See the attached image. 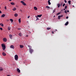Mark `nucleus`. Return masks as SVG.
I'll list each match as a JSON object with an SVG mask.
<instances>
[{"instance_id":"28","label":"nucleus","mask_w":76,"mask_h":76,"mask_svg":"<svg viewBox=\"0 0 76 76\" xmlns=\"http://www.w3.org/2000/svg\"><path fill=\"white\" fill-rule=\"evenodd\" d=\"M57 6L58 7H60V5L59 4H58L57 5Z\"/></svg>"},{"instance_id":"47","label":"nucleus","mask_w":76,"mask_h":76,"mask_svg":"<svg viewBox=\"0 0 76 76\" xmlns=\"http://www.w3.org/2000/svg\"><path fill=\"white\" fill-rule=\"evenodd\" d=\"M0 13H1V11L0 10Z\"/></svg>"},{"instance_id":"1","label":"nucleus","mask_w":76,"mask_h":76,"mask_svg":"<svg viewBox=\"0 0 76 76\" xmlns=\"http://www.w3.org/2000/svg\"><path fill=\"white\" fill-rule=\"evenodd\" d=\"M1 46L3 50H4L6 49V46L4 44H1Z\"/></svg>"},{"instance_id":"14","label":"nucleus","mask_w":76,"mask_h":76,"mask_svg":"<svg viewBox=\"0 0 76 76\" xmlns=\"http://www.w3.org/2000/svg\"><path fill=\"white\" fill-rule=\"evenodd\" d=\"M18 16V15L17 13H15L14 14V16H15V17H17Z\"/></svg>"},{"instance_id":"55","label":"nucleus","mask_w":76,"mask_h":76,"mask_svg":"<svg viewBox=\"0 0 76 76\" xmlns=\"http://www.w3.org/2000/svg\"><path fill=\"white\" fill-rule=\"evenodd\" d=\"M51 1V0H49V1Z\"/></svg>"},{"instance_id":"6","label":"nucleus","mask_w":76,"mask_h":76,"mask_svg":"<svg viewBox=\"0 0 76 76\" xmlns=\"http://www.w3.org/2000/svg\"><path fill=\"white\" fill-rule=\"evenodd\" d=\"M62 17H63V15H59L58 16V19H60V18H62Z\"/></svg>"},{"instance_id":"39","label":"nucleus","mask_w":76,"mask_h":76,"mask_svg":"<svg viewBox=\"0 0 76 76\" xmlns=\"http://www.w3.org/2000/svg\"><path fill=\"white\" fill-rule=\"evenodd\" d=\"M21 29L20 28H18V30H20Z\"/></svg>"},{"instance_id":"45","label":"nucleus","mask_w":76,"mask_h":76,"mask_svg":"<svg viewBox=\"0 0 76 76\" xmlns=\"http://www.w3.org/2000/svg\"><path fill=\"white\" fill-rule=\"evenodd\" d=\"M30 17V16H28V19H29V17Z\"/></svg>"},{"instance_id":"30","label":"nucleus","mask_w":76,"mask_h":76,"mask_svg":"<svg viewBox=\"0 0 76 76\" xmlns=\"http://www.w3.org/2000/svg\"><path fill=\"white\" fill-rule=\"evenodd\" d=\"M56 12V9H54V10L53 11V13H54V12Z\"/></svg>"},{"instance_id":"13","label":"nucleus","mask_w":76,"mask_h":76,"mask_svg":"<svg viewBox=\"0 0 76 76\" xmlns=\"http://www.w3.org/2000/svg\"><path fill=\"white\" fill-rule=\"evenodd\" d=\"M28 47L29 48V50H31L32 49V47L31 46H29V45H28Z\"/></svg>"},{"instance_id":"56","label":"nucleus","mask_w":76,"mask_h":76,"mask_svg":"<svg viewBox=\"0 0 76 76\" xmlns=\"http://www.w3.org/2000/svg\"><path fill=\"white\" fill-rule=\"evenodd\" d=\"M48 1H50V0H48Z\"/></svg>"},{"instance_id":"40","label":"nucleus","mask_w":76,"mask_h":76,"mask_svg":"<svg viewBox=\"0 0 76 76\" xmlns=\"http://www.w3.org/2000/svg\"><path fill=\"white\" fill-rule=\"evenodd\" d=\"M65 3H67V1L66 0H64Z\"/></svg>"},{"instance_id":"31","label":"nucleus","mask_w":76,"mask_h":76,"mask_svg":"<svg viewBox=\"0 0 76 76\" xmlns=\"http://www.w3.org/2000/svg\"><path fill=\"white\" fill-rule=\"evenodd\" d=\"M60 12H58V13H57L56 14V15H60Z\"/></svg>"},{"instance_id":"36","label":"nucleus","mask_w":76,"mask_h":76,"mask_svg":"<svg viewBox=\"0 0 76 76\" xmlns=\"http://www.w3.org/2000/svg\"><path fill=\"white\" fill-rule=\"evenodd\" d=\"M0 29H1V30H3V28H0Z\"/></svg>"},{"instance_id":"33","label":"nucleus","mask_w":76,"mask_h":76,"mask_svg":"<svg viewBox=\"0 0 76 76\" xmlns=\"http://www.w3.org/2000/svg\"><path fill=\"white\" fill-rule=\"evenodd\" d=\"M46 8H49V9H50V7H48V6H46Z\"/></svg>"},{"instance_id":"34","label":"nucleus","mask_w":76,"mask_h":76,"mask_svg":"<svg viewBox=\"0 0 76 76\" xmlns=\"http://www.w3.org/2000/svg\"><path fill=\"white\" fill-rule=\"evenodd\" d=\"M0 71H3L2 69H0Z\"/></svg>"},{"instance_id":"38","label":"nucleus","mask_w":76,"mask_h":76,"mask_svg":"<svg viewBox=\"0 0 76 76\" xmlns=\"http://www.w3.org/2000/svg\"><path fill=\"white\" fill-rule=\"evenodd\" d=\"M69 18V17H66V19H68Z\"/></svg>"},{"instance_id":"46","label":"nucleus","mask_w":76,"mask_h":76,"mask_svg":"<svg viewBox=\"0 0 76 76\" xmlns=\"http://www.w3.org/2000/svg\"><path fill=\"white\" fill-rule=\"evenodd\" d=\"M67 12H69V10H67Z\"/></svg>"},{"instance_id":"49","label":"nucleus","mask_w":76,"mask_h":76,"mask_svg":"<svg viewBox=\"0 0 76 76\" xmlns=\"http://www.w3.org/2000/svg\"><path fill=\"white\" fill-rule=\"evenodd\" d=\"M7 76H10V75H7Z\"/></svg>"},{"instance_id":"26","label":"nucleus","mask_w":76,"mask_h":76,"mask_svg":"<svg viewBox=\"0 0 76 76\" xmlns=\"http://www.w3.org/2000/svg\"><path fill=\"white\" fill-rule=\"evenodd\" d=\"M8 31H10V27H8Z\"/></svg>"},{"instance_id":"43","label":"nucleus","mask_w":76,"mask_h":76,"mask_svg":"<svg viewBox=\"0 0 76 76\" xmlns=\"http://www.w3.org/2000/svg\"><path fill=\"white\" fill-rule=\"evenodd\" d=\"M4 8H5V9H6V7L5 6Z\"/></svg>"},{"instance_id":"48","label":"nucleus","mask_w":76,"mask_h":76,"mask_svg":"<svg viewBox=\"0 0 76 76\" xmlns=\"http://www.w3.org/2000/svg\"><path fill=\"white\" fill-rule=\"evenodd\" d=\"M10 1H12V0H9Z\"/></svg>"},{"instance_id":"22","label":"nucleus","mask_w":76,"mask_h":76,"mask_svg":"<svg viewBox=\"0 0 76 76\" xmlns=\"http://www.w3.org/2000/svg\"><path fill=\"white\" fill-rule=\"evenodd\" d=\"M68 3H69V4H71V1H68Z\"/></svg>"},{"instance_id":"11","label":"nucleus","mask_w":76,"mask_h":76,"mask_svg":"<svg viewBox=\"0 0 76 76\" xmlns=\"http://www.w3.org/2000/svg\"><path fill=\"white\" fill-rule=\"evenodd\" d=\"M9 36L10 38V39H12V35L11 34H10L9 35Z\"/></svg>"},{"instance_id":"19","label":"nucleus","mask_w":76,"mask_h":76,"mask_svg":"<svg viewBox=\"0 0 76 76\" xmlns=\"http://www.w3.org/2000/svg\"><path fill=\"white\" fill-rule=\"evenodd\" d=\"M48 4H49V5H50V4H51V3L50 2V1H48Z\"/></svg>"},{"instance_id":"51","label":"nucleus","mask_w":76,"mask_h":76,"mask_svg":"<svg viewBox=\"0 0 76 76\" xmlns=\"http://www.w3.org/2000/svg\"><path fill=\"white\" fill-rule=\"evenodd\" d=\"M72 6L73 7H75V6H74V5H73Z\"/></svg>"},{"instance_id":"42","label":"nucleus","mask_w":76,"mask_h":76,"mask_svg":"<svg viewBox=\"0 0 76 76\" xmlns=\"http://www.w3.org/2000/svg\"><path fill=\"white\" fill-rule=\"evenodd\" d=\"M20 11L21 12H22V11L21 10H20Z\"/></svg>"},{"instance_id":"53","label":"nucleus","mask_w":76,"mask_h":76,"mask_svg":"<svg viewBox=\"0 0 76 76\" xmlns=\"http://www.w3.org/2000/svg\"><path fill=\"white\" fill-rule=\"evenodd\" d=\"M61 6H62V4L61 5Z\"/></svg>"},{"instance_id":"5","label":"nucleus","mask_w":76,"mask_h":76,"mask_svg":"<svg viewBox=\"0 0 76 76\" xmlns=\"http://www.w3.org/2000/svg\"><path fill=\"white\" fill-rule=\"evenodd\" d=\"M10 48H12L13 49H14V48H15V47H14V46H13V45H11L10 46Z\"/></svg>"},{"instance_id":"32","label":"nucleus","mask_w":76,"mask_h":76,"mask_svg":"<svg viewBox=\"0 0 76 76\" xmlns=\"http://www.w3.org/2000/svg\"><path fill=\"white\" fill-rule=\"evenodd\" d=\"M67 5H66L65 7V9H67Z\"/></svg>"},{"instance_id":"27","label":"nucleus","mask_w":76,"mask_h":76,"mask_svg":"<svg viewBox=\"0 0 76 76\" xmlns=\"http://www.w3.org/2000/svg\"><path fill=\"white\" fill-rule=\"evenodd\" d=\"M10 21H11V23H12L13 22V19H10Z\"/></svg>"},{"instance_id":"10","label":"nucleus","mask_w":76,"mask_h":76,"mask_svg":"<svg viewBox=\"0 0 76 76\" xmlns=\"http://www.w3.org/2000/svg\"><path fill=\"white\" fill-rule=\"evenodd\" d=\"M17 70L18 73H20V69L18 68L17 69Z\"/></svg>"},{"instance_id":"4","label":"nucleus","mask_w":76,"mask_h":76,"mask_svg":"<svg viewBox=\"0 0 76 76\" xmlns=\"http://www.w3.org/2000/svg\"><path fill=\"white\" fill-rule=\"evenodd\" d=\"M29 51L30 52V53H31V54H32V52H33L34 51V50H33L32 49H29Z\"/></svg>"},{"instance_id":"21","label":"nucleus","mask_w":76,"mask_h":76,"mask_svg":"<svg viewBox=\"0 0 76 76\" xmlns=\"http://www.w3.org/2000/svg\"><path fill=\"white\" fill-rule=\"evenodd\" d=\"M16 10V7H14L13 9L12 10H13V11H15V10Z\"/></svg>"},{"instance_id":"41","label":"nucleus","mask_w":76,"mask_h":76,"mask_svg":"<svg viewBox=\"0 0 76 76\" xmlns=\"http://www.w3.org/2000/svg\"><path fill=\"white\" fill-rule=\"evenodd\" d=\"M52 34H54V31H52Z\"/></svg>"},{"instance_id":"37","label":"nucleus","mask_w":76,"mask_h":76,"mask_svg":"<svg viewBox=\"0 0 76 76\" xmlns=\"http://www.w3.org/2000/svg\"><path fill=\"white\" fill-rule=\"evenodd\" d=\"M64 12L65 13H67V11L66 10Z\"/></svg>"},{"instance_id":"7","label":"nucleus","mask_w":76,"mask_h":76,"mask_svg":"<svg viewBox=\"0 0 76 76\" xmlns=\"http://www.w3.org/2000/svg\"><path fill=\"white\" fill-rule=\"evenodd\" d=\"M2 55L4 56H6V53H5L4 52H3Z\"/></svg>"},{"instance_id":"9","label":"nucleus","mask_w":76,"mask_h":76,"mask_svg":"<svg viewBox=\"0 0 76 76\" xmlns=\"http://www.w3.org/2000/svg\"><path fill=\"white\" fill-rule=\"evenodd\" d=\"M3 41L4 42H6V41H7V39L6 38H4Z\"/></svg>"},{"instance_id":"18","label":"nucleus","mask_w":76,"mask_h":76,"mask_svg":"<svg viewBox=\"0 0 76 76\" xmlns=\"http://www.w3.org/2000/svg\"><path fill=\"white\" fill-rule=\"evenodd\" d=\"M20 48H23V46L22 45H20Z\"/></svg>"},{"instance_id":"29","label":"nucleus","mask_w":76,"mask_h":76,"mask_svg":"<svg viewBox=\"0 0 76 76\" xmlns=\"http://www.w3.org/2000/svg\"><path fill=\"white\" fill-rule=\"evenodd\" d=\"M37 17H36V18H37V19L36 20V21H37V20H39V18H38Z\"/></svg>"},{"instance_id":"50","label":"nucleus","mask_w":76,"mask_h":76,"mask_svg":"<svg viewBox=\"0 0 76 76\" xmlns=\"http://www.w3.org/2000/svg\"><path fill=\"white\" fill-rule=\"evenodd\" d=\"M64 10H65V9H64Z\"/></svg>"},{"instance_id":"2","label":"nucleus","mask_w":76,"mask_h":76,"mask_svg":"<svg viewBox=\"0 0 76 76\" xmlns=\"http://www.w3.org/2000/svg\"><path fill=\"white\" fill-rule=\"evenodd\" d=\"M15 60H16V61H18V56L17 55H16L15 56Z\"/></svg>"},{"instance_id":"23","label":"nucleus","mask_w":76,"mask_h":76,"mask_svg":"<svg viewBox=\"0 0 76 76\" xmlns=\"http://www.w3.org/2000/svg\"><path fill=\"white\" fill-rule=\"evenodd\" d=\"M0 25H1V26H2L3 27L4 26V25H3V24H2V23H0Z\"/></svg>"},{"instance_id":"25","label":"nucleus","mask_w":76,"mask_h":76,"mask_svg":"<svg viewBox=\"0 0 76 76\" xmlns=\"http://www.w3.org/2000/svg\"><path fill=\"white\" fill-rule=\"evenodd\" d=\"M51 28L50 27H48L47 28V30H49V29H51Z\"/></svg>"},{"instance_id":"16","label":"nucleus","mask_w":76,"mask_h":76,"mask_svg":"<svg viewBox=\"0 0 76 76\" xmlns=\"http://www.w3.org/2000/svg\"><path fill=\"white\" fill-rule=\"evenodd\" d=\"M19 36H20V37H22V33H20L19 34Z\"/></svg>"},{"instance_id":"57","label":"nucleus","mask_w":76,"mask_h":76,"mask_svg":"<svg viewBox=\"0 0 76 76\" xmlns=\"http://www.w3.org/2000/svg\"><path fill=\"white\" fill-rule=\"evenodd\" d=\"M9 20H7V21H8Z\"/></svg>"},{"instance_id":"44","label":"nucleus","mask_w":76,"mask_h":76,"mask_svg":"<svg viewBox=\"0 0 76 76\" xmlns=\"http://www.w3.org/2000/svg\"><path fill=\"white\" fill-rule=\"evenodd\" d=\"M26 37H28V35H27L26 36Z\"/></svg>"},{"instance_id":"20","label":"nucleus","mask_w":76,"mask_h":76,"mask_svg":"<svg viewBox=\"0 0 76 76\" xmlns=\"http://www.w3.org/2000/svg\"><path fill=\"white\" fill-rule=\"evenodd\" d=\"M10 4L12 5H15V3H13V2H11L10 3Z\"/></svg>"},{"instance_id":"24","label":"nucleus","mask_w":76,"mask_h":76,"mask_svg":"<svg viewBox=\"0 0 76 76\" xmlns=\"http://www.w3.org/2000/svg\"><path fill=\"white\" fill-rule=\"evenodd\" d=\"M21 20L20 18L18 20L19 23H20V22H21V20Z\"/></svg>"},{"instance_id":"3","label":"nucleus","mask_w":76,"mask_h":76,"mask_svg":"<svg viewBox=\"0 0 76 76\" xmlns=\"http://www.w3.org/2000/svg\"><path fill=\"white\" fill-rule=\"evenodd\" d=\"M20 2L21 3H22L23 5L24 6H26V4L24 2H23V1H20Z\"/></svg>"},{"instance_id":"8","label":"nucleus","mask_w":76,"mask_h":76,"mask_svg":"<svg viewBox=\"0 0 76 76\" xmlns=\"http://www.w3.org/2000/svg\"><path fill=\"white\" fill-rule=\"evenodd\" d=\"M34 9L35 10H38V8H37V7H34Z\"/></svg>"},{"instance_id":"52","label":"nucleus","mask_w":76,"mask_h":76,"mask_svg":"<svg viewBox=\"0 0 76 76\" xmlns=\"http://www.w3.org/2000/svg\"><path fill=\"white\" fill-rule=\"evenodd\" d=\"M55 30H56L57 31V29H56Z\"/></svg>"},{"instance_id":"17","label":"nucleus","mask_w":76,"mask_h":76,"mask_svg":"<svg viewBox=\"0 0 76 76\" xmlns=\"http://www.w3.org/2000/svg\"><path fill=\"white\" fill-rule=\"evenodd\" d=\"M69 24V22L68 21H67L66 22L65 24V25H67Z\"/></svg>"},{"instance_id":"15","label":"nucleus","mask_w":76,"mask_h":76,"mask_svg":"<svg viewBox=\"0 0 76 76\" xmlns=\"http://www.w3.org/2000/svg\"><path fill=\"white\" fill-rule=\"evenodd\" d=\"M5 15H6L5 14L2 15L1 16V18H4L5 16Z\"/></svg>"},{"instance_id":"12","label":"nucleus","mask_w":76,"mask_h":76,"mask_svg":"<svg viewBox=\"0 0 76 76\" xmlns=\"http://www.w3.org/2000/svg\"><path fill=\"white\" fill-rule=\"evenodd\" d=\"M42 16V14H41L40 15H38L37 16V17H38L39 18H41Z\"/></svg>"},{"instance_id":"54","label":"nucleus","mask_w":76,"mask_h":76,"mask_svg":"<svg viewBox=\"0 0 76 76\" xmlns=\"http://www.w3.org/2000/svg\"><path fill=\"white\" fill-rule=\"evenodd\" d=\"M23 1H25V0H23Z\"/></svg>"},{"instance_id":"35","label":"nucleus","mask_w":76,"mask_h":76,"mask_svg":"<svg viewBox=\"0 0 76 76\" xmlns=\"http://www.w3.org/2000/svg\"><path fill=\"white\" fill-rule=\"evenodd\" d=\"M65 3H64L63 5V7H64V5H65Z\"/></svg>"}]
</instances>
